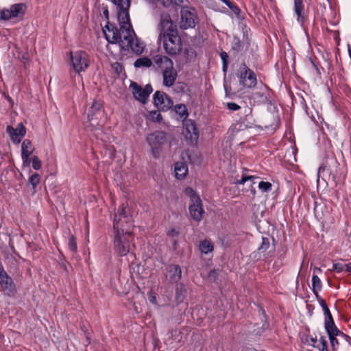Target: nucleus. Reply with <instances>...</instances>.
<instances>
[{
	"label": "nucleus",
	"mask_w": 351,
	"mask_h": 351,
	"mask_svg": "<svg viewBox=\"0 0 351 351\" xmlns=\"http://www.w3.org/2000/svg\"><path fill=\"white\" fill-rule=\"evenodd\" d=\"M152 60L147 57H143V58H138L134 62V65L136 68H141V67L149 68L152 66Z\"/></svg>",
	"instance_id": "393cba45"
},
{
	"label": "nucleus",
	"mask_w": 351,
	"mask_h": 351,
	"mask_svg": "<svg viewBox=\"0 0 351 351\" xmlns=\"http://www.w3.org/2000/svg\"><path fill=\"white\" fill-rule=\"evenodd\" d=\"M174 171L176 177L179 180H182L188 173V167L184 162H177L174 166Z\"/></svg>",
	"instance_id": "aec40b11"
},
{
	"label": "nucleus",
	"mask_w": 351,
	"mask_h": 351,
	"mask_svg": "<svg viewBox=\"0 0 351 351\" xmlns=\"http://www.w3.org/2000/svg\"><path fill=\"white\" fill-rule=\"evenodd\" d=\"M312 341L315 343H317V340L316 339H312Z\"/></svg>",
	"instance_id": "5fc2aeb1"
},
{
	"label": "nucleus",
	"mask_w": 351,
	"mask_h": 351,
	"mask_svg": "<svg viewBox=\"0 0 351 351\" xmlns=\"http://www.w3.org/2000/svg\"><path fill=\"white\" fill-rule=\"evenodd\" d=\"M68 247L72 252H76L77 250L76 239L72 234L69 235Z\"/></svg>",
	"instance_id": "cd10ccee"
},
{
	"label": "nucleus",
	"mask_w": 351,
	"mask_h": 351,
	"mask_svg": "<svg viewBox=\"0 0 351 351\" xmlns=\"http://www.w3.org/2000/svg\"><path fill=\"white\" fill-rule=\"evenodd\" d=\"M174 110L181 119H186L189 116L188 110L184 104H177L174 106Z\"/></svg>",
	"instance_id": "5701e85b"
},
{
	"label": "nucleus",
	"mask_w": 351,
	"mask_h": 351,
	"mask_svg": "<svg viewBox=\"0 0 351 351\" xmlns=\"http://www.w3.org/2000/svg\"><path fill=\"white\" fill-rule=\"evenodd\" d=\"M226 106L229 110L232 111H236L240 109V106L238 104L233 102H228L227 103Z\"/></svg>",
	"instance_id": "a19ab883"
},
{
	"label": "nucleus",
	"mask_w": 351,
	"mask_h": 351,
	"mask_svg": "<svg viewBox=\"0 0 351 351\" xmlns=\"http://www.w3.org/2000/svg\"><path fill=\"white\" fill-rule=\"evenodd\" d=\"M270 246L269 240L267 237L262 238V243L261 246L258 247V251L261 252H266Z\"/></svg>",
	"instance_id": "473e14b6"
},
{
	"label": "nucleus",
	"mask_w": 351,
	"mask_h": 351,
	"mask_svg": "<svg viewBox=\"0 0 351 351\" xmlns=\"http://www.w3.org/2000/svg\"><path fill=\"white\" fill-rule=\"evenodd\" d=\"M117 6V18L120 28L110 22H107L103 28L106 39L112 44L119 43L123 50H132L136 54H141L145 49V44L138 39L132 29L130 15V0H111Z\"/></svg>",
	"instance_id": "f257e3e1"
},
{
	"label": "nucleus",
	"mask_w": 351,
	"mask_h": 351,
	"mask_svg": "<svg viewBox=\"0 0 351 351\" xmlns=\"http://www.w3.org/2000/svg\"><path fill=\"white\" fill-rule=\"evenodd\" d=\"M112 67H113V69L116 71V72H117V73H121V71H122V66H121V65L119 63H118V62L114 63V64L112 65Z\"/></svg>",
	"instance_id": "a18cd8bd"
},
{
	"label": "nucleus",
	"mask_w": 351,
	"mask_h": 351,
	"mask_svg": "<svg viewBox=\"0 0 351 351\" xmlns=\"http://www.w3.org/2000/svg\"><path fill=\"white\" fill-rule=\"evenodd\" d=\"M322 310L324 311V314L326 317V319H332V316L330 313V311L328 307V306H326V307L324 308H322Z\"/></svg>",
	"instance_id": "c03bdc74"
},
{
	"label": "nucleus",
	"mask_w": 351,
	"mask_h": 351,
	"mask_svg": "<svg viewBox=\"0 0 351 351\" xmlns=\"http://www.w3.org/2000/svg\"><path fill=\"white\" fill-rule=\"evenodd\" d=\"M199 249L202 253L206 254L213 250V246L210 241L206 239L200 241Z\"/></svg>",
	"instance_id": "b1692460"
},
{
	"label": "nucleus",
	"mask_w": 351,
	"mask_h": 351,
	"mask_svg": "<svg viewBox=\"0 0 351 351\" xmlns=\"http://www.w3.org/2000/svg\"><path fill=\"white\" fill-rule=\"evenodd\" d=\"M146 139L151 148L152 154L155 158H158L160 147L167 142L166 133L157 131L149 134Z\"/></svg>",
	"instance_id": "9d476101"
},
{
	"label": "nucleus",
	"mask_w": 351,
	"mask_h": 351,
	"mask_svg": "<svg viewBox=\"0 0 351 351\" xmlns=\"http://www.w3.org/2000/svg\"><path fill=\"white\" fill-rule=\"evenodd\" d=\"M315 296L322 308H324L327 306L326 301L319 295V294L315 295Z\"/></svg>",
	"instance_id": "37998d69"
},
{
	"label": "nucleus",
	"mask_w": 351,
	"mask_h": 351,
	"mask_svg": "<svg viewBox=\"0 0 351 351\" xmlns=\"http://www.w3.org/2000/svg\"><path fill=\"white\" fill-rule=\"evenodd\" d=\"M183 3V0H162V5L165 8H169L171 5H180Z\"/></svg>",
	"instance_id": "72a5a7b5"
},
{
	"label": "nucleus",
	"mask_w": 351,
	"mask_h": 351,
	"mask_svg": "<svg viewBox=\"0 0 351 351\" xmlns=\"http://www.w3.org/2000/svg\"><path fill=\"white\" fill-rule=\"evenodd\" d=\"M133 240V233L113 232L112 243L115 253L120 256L127 255Z\"/></svg>",
	"instance_id": "423d86ee"
},
{
	"label": "nucleus",
	"mask_w": 351,
	"mask_h": 351,
	"mask_svg": "<svg viewBox=\"0 0 351 351\" xmlns=\"http://www.w3.org/2000/svg\"><path fill=\"white\" fill-rule=\"evenodd\" d=\"M6 132L10 136L13 143L17 145L20 143L21 139L25 136L26 128L22 123H19L15 128L11 125H8Z\"/></svg>",
	"instance_id": "2eb2a0df"
},
{
	"label": "nucleus",
	"mask_w": 351,
	"mask_h": 351,
	"mask_svg": "<svg viewBox=\"0 0 351 351\" xmlns=\"http://www.w3.org/2000/svg\"><path fill=\"white\" fill-rule=\"evenodd\" d=\"M348 51L349 57L351 59V45H348Z\"/></svg>",
	"instance_id": "3c124183"
},
{
	"label": "nucleus",
	"mask_w": 351,
	"mask_h": 351,
	"mask_svg": "<svg viewBox=\"0 0 351 351\" xmlns=\"http://www.w3.org/2000/svg\"><path fill=\"white\" fill-rule=\"evenodd\" d=\"M180 27L182 29L193 28L197 21V16L194 9L184 7L180 11Z\"/></svg>",
	"instance_id": "f8f14e48"
},
{
	"label": "nucleus",
	"mask_w": 351,
	"mask_h": 351,
	"mask_svg": "<svg viewBox=\"0 0 351 351\" xmlns=\"http://www.w3.org/2000/svg\"><path fill=\"white\" fill-rule=\"evenodd\" d=\"M106 13L108 14V10H106V12H104V14H106Z\"/></svg>",
	"instance_id": "13d9d810"
},
{
	"label": "nucleus",
	"mask_w": 351,
	"mask_h": 351,
	"mask_svg": "<svg viewBox=\"0 0 351 351\" xmlns=\"http://www.w3.org/2000/svg\"><path fill=\"white\" fill-rule=\"evenodd\" d=\"M90 343L89 339L87 337V344H89Z\"/></svg>",
	"instance_id": "6e6d98bb"
},
{
	"label": "nucleus",
	"mask_w": 351,
	"mask_h": 351,
	"mask_svg": "<svg viewBox=\"0 0 351 351\" xmlns=\"http://www.w3.org/2000/svg\"><path fill=\"white\" fill-rule=\"evenodd\" d=\"M227 69V62L223 63V70L226 71Z\"/></svg>",
	"instance_id": "864d4df0"
},
{
	"label": "nucleus",
	"mask_w": 351,
	"mask_h": 351,
	"mask_svg": "<svg viewBox=\"0 0 351 351\" xmlns=\"http://www.w3.org/2000/svg\"><path fill=\"white\" fill-rule=\"evenodd\" d=\"M344 337L347 339L348 341L349 342L350 345L351 346V337H348V335H344Z\"/></svg>",
	"instance_id": "603ef678"
},
{
	"label": "nucleus",
	"mask_w": 351,
	"mask_h": 351,
	"mask_svg": "<svg viewBox=\"0 0 351 351\" xmlns=\"http://www.w3.org/2000/svg\"><path fill=\"white\" fill-rule=\"evenodd\" d=\"M26 5L24 3H15L8 9L0 10V21H8L12 19H22L26 11Z\"/></svg>",
	"instance_id": "9b49d317"
},
{
	"label": "nucleus",
	"mask_w": 351,
	"mask_h": 351,
	"mask_svg": "<svg viewBox=\"0 0 351 351\" xmlns=\"http://www.w3.org/2000/svg\"><path fill=\"white\" fill-rule=\"evenodd\" d=\"M179 233V230L177 228H171L168 230L167 234L168 237L173 238L178 237Z\"/></svg>",
	"instance_id": "58836bf2"
},
{
	"label": "nucleus",
	"mask_w": 351,
	"mask_h": 351,
	"mask_svg": "<svg viewBox=\"0 0 351 351\" xmlns=\"http://www.w3.org/2000/svg\"><path fill=\"white\" fill-rule=\"evenodd\" d=\"M314 347L318 348L319 351H328L327 346V341L325 337H321L317 345H313Z\"/></svg>",
	"instance_id": "c756f323"
},
{
	"label": "nucleus",
	"mask_w": 351,
	"mask_h": 351,
	"mask_svg": "<svg viewBox=\"0 0 351 351\" xmlns=\"http://www.w3.org/2000/svg\"><path fill=\"white\" fill-rule=\"evenodd\" d=\"M256 178H257V177L254 176H247V175H245V174H243L242 178L240 180H237L235 182V184H245L248 180H250L253 183H254V180Z\"/></svg>",
	"instance_id": "2f4dec72"
},
{
	"label": "nucleus",
	"mask_w": 351,
	"mask_h": 351,
	"mask_svg": "<svg viewBox=\"0 0 351 351\" xmlns=\"http://www.w3.org/2000/svg\"><path fill=\"white\" fill-rule=\"evenodd\" d=\"M106 13L108 14V10H106V12H104V14H106Z\"/></svg>",
	"instance_id": "4d7b16f0"
},
{
	"label": "nucleus",
	"mask_w": 351,
	"mask_h": 351,
	"mask_svg": "<svg viewBox=\"0 0 351 351\" xmlns=\"http://www.w3.org/2000/svg\"><path fill=\"white\" fill-rule=\"evenodd\" d=\"M40 176L38 173H34L29 178V182L32 186L34 193H36V187L40 183Z\"/></svg>",
	"instance_id": "a878e982"
},
{
	"label": "nucleus",
	"mask_w": 351,
	"mask_h": 351,
	"mask_svg": "<svg viewBox=\"0 0 351 351\" xmlns=\"http://www.w3.org/2000/svg\"><path fill=\"white\" fill-rule=\"evenodd\" d=\"M220 57H221V58L222 60L223 63H225V62H228V53L226 52L222 51L220 53Z\"/></svg>",
	"instance_id": "49530a36"
},
{
	"label": "nucleus",
	"mask_w": 351,
	"mask_h": 351,
	"mask_svg": "<svg viewBox=\"0 0 351 351\" xmlns=\"http://www.w3.org/2000/svg\"><path fill=\"white\" fill-rule=\"evenodd\" d=\"M134 228L133 217L128 204H122L114 215L113 232L133 233Z\"/></svg>",
	"instance_id": "7ed1b4c3"
},
{
	"label": "nucleus",
	"mask_w": 351,
	"mask_h": 351,
	"mask_svg": "<svg viewBox=\"0 0 351 351\" xmlns=\"http://www.w3.org/2000/svg\"><path fill=\"white\" fill-rule=\"evenodd\" d=\"M156 62L160 63V67L162 71V84L165 86H172L177 78V71L173 67V61L167 56L160 57Z\"/></svg>",
	"instance_id": "0eeeda50"
},
{
	"label": "nucleus",
	"mask_w": 351,
	"mask_h": 351,
	"mask_svg": "<svg viewBox=\"0 0 351 351\" xmlns=\"http://www.w3.org/2000/svg\"><path fill=\"white\" fill-rule=\"evenodd\" d=\"M147 118L154 122H160L162 119V115L159 111H150L147 115Z\"/></svg>",
	"instance_id": "bb28decb"
},
{
	"label": "nucleus",
	"mask_w": 351,
	"mask_h": 351,
	"mask_svg": "<svg viewBox=\"0 0 351 351\" xmlns=\"http://www.w3.org/2000/svg\"><path fill=\"white\" fill-rule=\"evenodd\" d=\"M237 76L240 84L245 87H255L257 84L256 74L244 63L242 64L238 69Z\"/></svg>",
	"instance_id": "1a4fd4ad"
},
{
	"label": "nucleus",
	"mask_w": 351,
	"mask_h": 351,
	"mask_svg": "<svg viewBox=\"0 0 351 351\" xmlns=\"http://www.w3.org/2000/svg\"><path fill=\"white\" fill-rule=\"evenodd\" d=\"M322 271V269L319 268V267H315L313 268V273L315 274V273H321Z\"/></svg>",
	"instance_id": "8fccbe9b"
},
{
	"label": "nucleus",
	"mask_w": 351,
	"mask_h": 351,
	"mask_svg": "<svg viewBox=\"0 0 351 351\" xmlns=\"http://www.w3.org/2000/svg\"><path fill=\"white\" fill-rule=\"evenodd\" d=\"M293 13L296 21L303 25L308 19V11L305 9L303 0H293Z\"/></svg>",
	"instance_id": "f3484780"
},
{
	"label": "nucleus",
	"mask_w": 351,
	"mask_h": 351,
	"mask_svg": "<svg viewBox=\"0 0 351 351\" xmlns=\"http://www.w3.org/2000/svg\"><path fill=\"white\" fill-rule=\"evenodd\" d=\"M70 64L75 72V77L79 81H82V72H85L90 64V58L88 53L79 50L70 52Z\"/></svg>",
	"instance_id": "20e7f679"
},
{
	"label": "nucleus",
	"mask_w": 351,
	"mask_h": 351,
	"mask_svg": "<svg viewBox=\"0 0 351 351\" xmlns=\"http://www.w3.org/2000/svg\"><path fill=\"white\" fill-rule=\"evenodd\" d=\"M157 43L162 45L166 53L176 56L182 50V41L176 23L167 13L161 14L156 28Z\"/></svg>",
	"instance_id": "f03ea898"
},
{
	"label": "nucleus",
	"mask_w": 351,
	"mask_h": 351,
	"mask_svg": "<svg viewBox=\"0 0 351 351\" xmlns=\"http://www.w3.org/2000/svg\"><path fill=\"white\" fill-rule=\"evenodd\" d=\"M0 286L6 295L14 296L16 292L12 278L7 274L1 263H0Z\"/></svg>",
	"instance_id": "ddd939ff"
},
{
	"label": "nucleus",
	"mask_w": 351,
	"mask_h": 351,
	"mask_svg": "<svg viewBox=\"0 0 351 351\" xmlns=\"http://www.w3.org/2000/svg\"><path fill=\"white\" fill-rule=\"evenodd\" d=\"M345 265L341 263H334L332 265V269L336 271L337 273H340L343 271Z\"/></svg>",
	"instance_id": "ea45409f"
},
{
	"label": "nucleus",
	"mask_w": 351,
	"mask_h": 351,
	"mask_svg": "<svg viewBox=\"0 0 351 351\" xmlns=\"http://www.w3.org/2000/svg\"><path fill=\"white\" fill-rule=\"evenodd\" d=\"M337 336V335L328 336L331 347L332 348L333 350H335L339 345L338 340L336 338Z\"/></svg>",
	"instance_id": "e433bc0d"
},
{
	"label": "nucleus",
	"mask_w": 351,
	"mask_h": 351,
	"mask_svg": "<svg viewBox=\"0 0 351 351\" xmlns=\"http://www.w3.org/2000/svg\"><path fill=\"white\" fill-rule=\"evenodd\" d=\"M258 188L263 192H268L271 190L272 185L269 182L261 181L258 184Z\"/></svg>",
	"instance_id": "f704fd0d"
},
{
	"label": "nucleus",
	"mask_w": 351,
	"mask_h": 351,
	"mask_svg": "<svg viewBox=\"0 0 351 351\" xmlns=\"http://www.w3.org/2000/svg\"><path fill=\"white\" fill-rule=\"evenodd\" d=\"M130 87L132 90L134 97L143 104L147 103L149 95L153 91L152 87L150 84H147L144 88H143L137 83L132 82H131Z\"/></svg>",
	"instance_id": "4468645a"
},
{
	"label": "nucleus",
	"mask_w": 351,
	"mask_h": 351,
	"mask_svg": "<svg viewBox=\"0 0 351 351\" xmlns=\"http://www.w3.org/2000/svg\"><path fill=\"white\" fill-rule=\"evenodd\" d=\"M186 130L190 134V138L197 139L198 137V130L196 128L194 123L191 122L190 125L186 127Z\"/></svg>",
	"instance_id": "c85d7f7f"
},
{
	"label": "nucleus",
	"mask_w": 351,
	"mask_h": 351,
	"mask_svg": "<svg viewBox=\"0 0 351 351\" xmlns=\"http://www.w3.org/2000/svg\"><path fill=\"white\" fill-rule=\"evenodd\" d=\"M32 162V167L35 170H39L42 167L40 160L37 156H34L31 160Z\"/></svg>",
	"instance_id": "c9c22d12"
},
{
	"label": "nucleus",
	"mask_w": 351,
	"mask_h": 351,
	"mask_svg": "<svg viewBox=\"0 0 351 351\" xmlns=\"http://www.w3.org/2000/svg\"><path fill=\"white\" fill-rule=\"evenodd\" d=\"M184 193L190 198L189 213L195 221H200L204 214L202 202L199 196L191 187H186Z\"/></svg>",
	"instance_id": "6e6552de"
},
{
	"label": "nucleus",
	"mask_w": 351,
	"mask_h": 351,
	"mask_svg": "<svg viewBox=\"0 0 351 351\" xmlns=\"http://www.w3.org/2000/svg\"><path fill=\"white\" fill-rule=\"evenodd\" d=\"M324 327L328 336L344 335L343 332L340 331L336 326L333 318L330 319H325Z\"/></svg>",
	"instance_id": "6ab92c4d"
},
{
	"label": "nucleus",
	"mask_w": 351,
	"mask_h": 351,
	"mask_svg": "<svg viewBox=\"0 0 351 351\" xmlns=\"http://www.w3.org/2000/svg\"><path fill=\"white\" fill-rule=\"evenodd\" d=\"M322 282L320 278L316 275L313 274L312 276V291L314 295L319 294V291L322 290Z\"/></svg>",
	"instance_id": "4be33fe9"
},
{
	"label": "nucleus",
	"mask_w": 351,
	"mask_h": 351,
	"mask_svg": "<svg viewBox=\"0 0 351 351\" xmlns=\"http://www.w3.org/2000/svg\"><path fill=\"white\" fill-rule=\"evenodd\" d=\"M149 2L162 5V0H147Z\"/></svg>",
	"instance_id": "de8ad7c7"
},
{
	"label": "nucleus",
	"mask_w": 351,
	"mask_h": 351,
	"mask_svg": "<svg viewBox=\"0 0 351 351\" xmlns=\"http://www.w3.org/2000/svg\"><path fill=\"white\" fill-rule=\"evenodd\" d=\"M346 270L351 273V263L345 265Z\"/></svg>",
	"instance_id": "09e8293b"
},
{
	"label": "nucleus",
	"mask_w": 351,
	"mask_h": 351,
	"mask_svg": "<svg viewBox=\"0 0 351 351\" xmlns=\"http://www.w3.org/2000/svg\"><path fill=\"white\" fill-rule=\"evenodd\" d=\"M232 49L234 51H239L242 49V44L240 39L237 36H234L231 44Z\"/></svg>",
	"instance_id": "7c9ffc66"
},
{
	"label": "nucleus",
	"mask_w": 351,
	"mask_h": 351,
	"mask_svg": "<svg viewBox=\"0 0 351 351\" xmlns=\"http://www.w3.org/2000/svg\"><path fill=\"white\" fill-rule=\"evenodd\" d=\"M88 125L86 128L90 131L100 130L104 122V111L102 104L93 101L88 113Z\"/></svg>",
	"instance_id": "39448f33"
},
{
	"label": "nucleus",
	"mask_w": 351,
	"mask_h": 351,
	"mask_svg": "<svg viewBox=\"0 0 351 351\" xmlns=\"http://www.w3.org/2000/svg\"><path fill=\"white\" fill-rule=\"evenodd\" d=\"M149 302L153 304H157V299L153 291H149L147 293Z\"/></svg>",
	"instance_id": "79ce46f5"
},
{
	"label": "nucleus",
	"mask_w": 351,
	"mask_h": 351,
	"mask_svg": "<svg viewBox=\"0 0 351 351\" xmlns=\"http://www.w3.org/2000/svg\"><path fill=\"white\" fill-rule=\"evenodd\" d=\"M153 99L155 106L163 111L168 110L173 106V101L164 92L156 91Z\"/></svg>",
	"instance_id": "dca6fc26"
},
{
	"label": "nucleus",
	"mask_w": 351,
	"mask_h": 351,
	"mask_svg": "<svg viewBox=\"0 0 351 351\" xmlns=\"http://www.w3.org/2000/svg\"><path fill=\"white\" fill-rule=\"evenodd\" d=\"M226 5L235 14L239 12V8L232 1H228Z\"/></svg>",
	"instance_id": "4c0bfd02"
},
{
	"label": "nucleus",
	"mask_w": 351,
	"mask_h": 351,
	"mask_svg": "<svg viewBox=\"0 0 351 351\" xmlns=\"http://www.w3.org/2000/svg\"><path fill=\"white\" fill-rule=\"evenodd\" d=\"M34 151V147L29 139H25L21 144V158L23 165L29 167L31 163L30 156Z\"/></svg>",
	"instance_id": "a211bd4d"
},
{
	"label": "nucleus",
	"mask_w": 351,
	"mask_h": 351,
	"mask_svg": "<svg viewBox=\"0 0 351 351\" xmlns=\"http://www.w3.org/2000/svg\"><path fill=\"white\" fill-rule=\"evenodd\" d=\"M169 279L172 283L178 282L182 278V270L179 265H171L169 268Z\"/></svg>",
	"instance_id": "412c9836"
}]
</instances>
